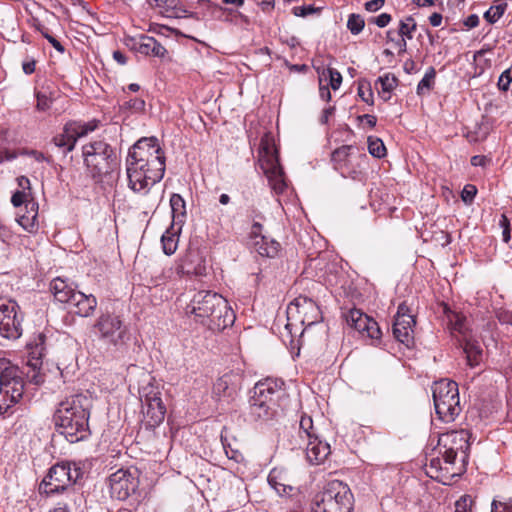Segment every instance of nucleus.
<instances>
[{
    "instance_id": "423d86ee",
    "label": "nucleus",
    "mask_w": 512,
    "mask_h": 512,
    "mask_svg": "<svg viewBox=\"0 0 512 512\" xmlns=\"http://www.w3.org/2000/svg\"><path fill=\"white\" fill-rule=\"evenodd\" d=\"M92 332L108 350L120 355L127 353L133 340L123 317L110 311L100 313L92 325Z\"/></svg>"
},
{
    "instance_id": "58836bf2",
    "label": "nucleus",
    "mask_w": 512,
    "mask_h": 512,
    "mask_svg": "<svg viewBox=\"0 0 512 512\" xmlns=\"http://www.w3.org/2000/svg\"><path fill=\"white\" fill-rule=\"evenodd\" d=\"M317 436L314 431L313 420L308 415H302L299 423V437L305 441Z\"/></svg>"
},
{
    "instance_id": "6e6552de",
    "label": "nucleus",
    "mask_w": 512,
    "mask_h": 512,
    "mask_svg": "<svg viewBox=\"0 0 512 512\" xmlns=\"http://www.w3.org/2000/svg\"><path fill=\"white\" fill-rule=\"evenodd\" d=\"M313 512H353L354 495L350 487L339 480L328 482L314 497Z\"/></svg>"
},
{
    "instance_id": "f704fd0d",
    "label": "nucleus",
    "mask_w": 512,
    "mask_h": 512,
    "mask_svg": "<svg viewBox=\"0 0 512 512\" xmlns=\"http://www.w3.org/2000/svg\"><path fill=\"white\" fill-rule=\"evenodd\" d=\"M173 222L183 224L186 218V204L180 194H172L170 198Z\"/></svg>"
},
{
    "instance_id": "e433bc0d",
    "label": "nucleus",
    "mask_w": 512,
    "mask_h": 512,
    "mask_svg": "<svg viewBox=\"0 0 512 512\" xmlns=\"http://www.w3.org/2000/svg\"><path fill=\"white\" fill-rule=\"evenodd\" d=\"M172 229L173 226H171V229L166 230L161 237L163 251L166 255L174 254L178 247L179 237L177 233L172 231Z\"/></svg>"
},
{
    "instance_id": "052dcab7",
    "label": "nucleus",
    "mask_w": 512,
    "mask_h": 512,
    "mask_svg": "<svg viewBox=\"0 0 512 512\" xmlns=\"http://www.w3.org/2000/svg\"><path fill=\"white\" fill-rule=\"evenodd\" d=\"M126 106L135 112H143L145 110V101L141 98L130 99L126 102Z\"/></svg>"
},
{
    "instance_id": "b1692460",
    "label": "nucleus",
    "mask_w": 512,
    "mask_h": 512,
    "mask_svg": "<svg viewBox=\"0 0 512 512\" xmlns=\"http://www.w3.org/2000/svg\"><path fill=\"white\" fill-rule=\"evenodd\" d=\"M143 420L147 427L154 428L161 424L165 418L166 407L162 399L142 403Z\"/></svg>"
},
{
    "instance_id": "338daca9",
    "label": "nucleus",
    "mask_w": 512,
    "mask_h": 512,
    "mask_svg": "<svg viewBox=\"0 0 512 512\" xmlns=\"http://www.w3.org/2000/svg\"><path fill=\"white\" fill-rule=\"evenodd\" d=\"M406 317H414V316L410 313V308L405 303H401L398 306L397 313L395 315V319H403Z\"/></svg>"
},
{
    "instance_id": "72a5a7b5",
    "label": "nucleus",
    "mask_w": 512,
    "mask_h": 512,
    "mask_svg": "<svg viewBox=\"0 0 512 512\" xmlns=\"http://www.w3.org/2000/svg\"><path fill=\"white\" fill-rule=\"evenodd\" d=\"M380 84L381 90L379 91V95L384 101H388L391 98V92L398 85V78L392 73H386L380 76L376 80V85Z\"/></svg>"
},
{
    "instance_id": "603ef678",
    "label": "nucleus",
    "mask_w": 512,
    "mask_h": 512,
    "mask_svg": "<svg viewBox=\"0 0 512 512\" xmlns=\"http://www.w3.org/2000/svg\"><path fill=\"white\" fill-rule=\"evenodd\" d=\"M512 82V64L511 67L502 72L498 79V88L501 91H508L509 85Z\"/></svg>"
},
{
    "instance_id": "6e6d98bb",
    "label": "nucleus",
    "mask_w": 512,
    "mask_h": 512,
    "mask_svg": "<svg viewBox=\"0 0 512 512\" xmlns=\"http://www.w3.org/2000/svg\"><path fill=\"white\" fill-rule=\"evenodd\" d=\"M31 200L28 199V194L25 191H16L11 197V203L19 209L23 208Z\"/></svg>"
},
{
    "instance_id": "c85d7f7f",
    "label": "nucleus",
    "mask_w": 512,
    "mask_h": 512,
    "mask_svg": "<svg viewBox=\"0 0 512 512\" xmlns=\"http://www.w3.org/2000/svg\"><path fill=\"white\" fill-rule=\"evenodd\" d=\"M50 291L58 302L68 305L77 293V290L61 278H55L51 281Z\"/></svg>"
},
{
    "instance_id": "aec40b11",
    "label": "nucleus",
    "mask_w": 512,
    "mask_h": 512,
    "mask_svg": "<svg viewBox=\"0 0 512 512\" xmlns=\"http://www.w3.org/2000/svg\"><path fill=\"white\" fill-rule=\"evenodd\" d=\"M304 442L307 461L312 465H319L330 454V445L319 439L318 436L307 439Z\"/></svg>"
},
{
    "instance_id": "393cba45",
    "label": "nucleus",
    "mask_w": 512,
    "mask_h": 512,
    "mask_svg": "<svg viewBox=\"0 0 512 512\" xmlns=\"http://www.w3.org/2000/svg\"><path fill=\"white\" fill-rule=\"evenodd\" d=\"M415 324V317L395 319L392 326V332L395 339L406 347H411L414 344Z\"/></svg>"
},
{
    "instance_id": "e2e57ef3",
    "label": "nucleus",
    "mask_w": 512,
    "mask_h": 512,
    "mask_svg": "<svg viewBox=\"0 0 512 512\" xmlns=\"http://www.w3.org/2000/svg\"><path fill=\"white\" fill-rule=\"evenodd\" d=\"M36 61L33 58H27L22 63L23 72L27 75H30L35 72Z\"/></svg>"
},
{
    "instance_id": "cd10ccee",
    "label": "nucleus",
    "mask_w": 512,
    "mask_h": 512,
    "mask_svg": "<svg viewBox=\"0 0 512 512\" xmlns=\"http://www.w3.org/2000/svg\"><path fill=\"white\" fill-rule=\"evenodd\" d=\"M237 393V386L233 382V376L225 374L219 377L213 386V395L218 400L233 399Z\"/></svg>"
},
{
    "instance_id": "774afa93",
    "label": "nucleus",
    "mask_w": 512,
    "mask_h": 512,
    "mask_svg": "<svg viewBox=\"0 0 512 512\" xmlns=\"http://www.w3.org/2000/svg\"><path fill=\"white\" fill-rule=\"evenodd\" d=\"M468 501L471 502L468 496L461 497L455 504V512H467Z\"/></svg>"
},
{
    "instance_id": "f257e3e1",
    "label": "nucleus",
    "mask_w": 512,
    "mask_h": 512,
    "mask_svg": "<svg viewBox=\"0 0 512 512\" xmlns=\"http://www.w3.org/2000/svg\"><path fill=\"white\" fill-rule=\"evenodd\" d=\"M166 157L159 140L143 137L128 151L126 171L129 187L140 192L161 181L165 173Z\"/></svg>"
},
{
    "instance_id": "2eb2a0df",
    "label": "nucleus",
    "mask_w": 512,
    "mask_h": 512,
    "mask_svg": "<svg viewBox=\"0 0 512 512\" xmlns=\"http://www.w3.org/2000/svg\"><path fill=\"white\" fill-rule=\"evenodd\" d=\"M138 479L129 471L119 469L109 476V487L112 498L126 500L138 488Z\"/></svg>"
},
{
    "instance_id": "a211bd4d",
    "label": "nucleus",
    "mask_w": 512,
    "mask_h": 512,
    "mask_svg": "<svg viewBox=\"0 0 512 512\" xmlns=\"http://www.w3.org/2000/svg\"><path fill=\"white\" fill-rule=\"evenodd\" d=\"M206 260L198 250H189L176 265V275L204 276L206 275Z\"/></svg>"
},
{
    "instance_id": "c756f323",
    "label": "nucleus",
    "mask_w": 512,
    "mask_h": 512,
    "mask_svg": "<svg viewBox=\"0 0 512 512\" xmlns=\"http://www.w3.org/2000/svg\"><path fill=\"white\" fill-rule=\"evenodd\" d=\"M461 346L466 356L467 365L471 368L478 366L483 357V350L479 342L468 337L461 341Z\"/></svg>"
},
{
    "instance_id": "ea45409f",
    "label": "nucleus",
    "mask_w": 512,
    "mask_h": 512,
    "mask_svg": "<svg viewBox=\"0 0 512 512\" xmlns=\"http://www.w3.org/2000/svg\"><path fill=\"white\" fill-rule=\"evenodd\" d=\"M139 395L141 403L148 402L153 400L161 399V392L158 386L154 385L151 382H148L146 385L139 388Z\"/></svg>"
},
{
    "instance_id": "6ab92c4d",
    "label": "nucleus",
    "mask_w": 512,
    "mask_h": 512,
    "mask_svg": "<svg viewBox=\"0 0 512 512\" xmlns=\"http://www.w3.org/2000/svg\"><path fill=\"white\" fill-rule=\"evenodd\" d=\"M128 46L132 50L143 54L145 56H153L163 58L167 53V50L161 45L154 37L146 34H140L136 37L129 39Z\"/></svg>"
},
{
    "instance_id": "4468645a",
    "label": "nucleus",
    "mask_w": 512,
    "mask_h": 512,
    "mask_svg": "<svg viewBox=\"0 0 512 512\" xmlns=\"http://www.w3.org/2000/svg\"><path fill=\"white\" fill-rule=\"evenodd\" d=\"M45 341L46 336L44 333L36 334L27 344V367L31 369L32 374H30V370L26 372L27 377L31 382L35 384H40L43 382V377L40 374V368L42 366V359L45 354ZM25 375V372H24Z\"/></svg>"
},
{
    "instance_id": "473e14b6",
    "label": "nucleus",
    "mask_w": 512,
    "mask_h": 512,
    "mask_svg": "<svg viewBox=\"0 0 512 512\" xmlns=\"http://www.w3.org/2000/svg\"><path fill=\"white\" fill-rule=\"evenodd\" d=\"M77 140L76 135L67 130V124H65L63 131L55 135L52 139L55 146L63 149L64 153L71 152L74 149Z\"/></svg>"
},
{
    "instance_id": "0eeeda50",
    "label": "nucleus",
    "mask_w": 512,
    "mask_h": 512,
    "mask_svg": "<svg viewBox=\"0 0 512 512\" xmlns=\"http://www.w3.org/2000/svg\"><path fill=\"white\" fill-rule=\"evenodd\" d=\"M82 156L85 166L94 178L109 175L120 165L116 149L103 139L83 145Z\"/></svg>"
},
{
    "instance_id": "a878e982",
    "label": "nucleus",
    "mask_w": 512,
    "mask_h": 512,
    "mask_svg": "<svg viewBox=\"0 0 512 512\" xmlns=\"http://www.w3.org/2000/svg\"><path fill=\"white\" fill-rule=\"evenodd\" d=\"M73 313L80 317H90L94 314L97 307V299L92 294H85L77 291L69 304Z\"/></svg>"
},
{
    "instance_id": "4c0bfd02",
    "label": "nucleus",
    "mask_w": 512,
    "mask_h": 512,
    "mask_svg": "<svg viewBox=\"0 0 512 512\" xmlns=\"http://www.w3.org/2000/svg\"><path fill=\"white\" fill-rule=\"evenodd\" d=\"M436 77V70L434 67H429L424 77L417 85V94L422 95L430 92L434 88Z\"/></svg>"
},
{
    "instance_id": "dca6fc26",
    "label": "nucleus",
    "mask_w": 512,
    "mask_h": 512,
    "mask_svg": "<svg viewBox=\"0 0 512 512\" xmlns=\"http://www.w3.org/2000/svg\"><path fill=\"white\" fill-rule=\"evenodd\" d=\"M347 323L362 336L372 340H380L382 332L378 323L359 309L353 308L346 315Z\"/></svg>"
},
{
    "instance_id": "13d9d810",
    "label": "nucleus",
    "mask_w": 512,
    "mask_h": 512,
    "mask_svg": "<svg viewBox=\"0 0 512 512\" xmlns=\"http://www.w3.org/2000/svg\"><path fill=\"white\" fill-rule=\"evenodd\" d=\"M272 189L277 193H282L286 188V184L284 181V175H279L278 177H273L268 179Z\"/></svg>"
},
{
    "instance_id": "9b49d317",
    "label": "nucleus",
    "mask_w": 512,
    "mask_h": 512,
    "mask_svg": "<svg viewBox=\"0 0 512 512\" xmlns=\"http://www.w3.org/2000/svg\"><path fill=\"white\" fill-rule=\"evenodd\" d=\"M432 395L438 418L445 423L453 422L462 411L458 384L448 379L436 381L432 386Z\"/></svg>"
},
{
    "instance_id": "a19ab883",
    "label": "nucleus",
    "mask_w": 512,
    "mask_h": 512,
    "mask_svg": "<svg viewBox=\"0 0 512 512\" xmlns=\"http://www.w3.org/2000/svg\"><path fill=\"white\" fill-rule=\"evenodd\" d=\"M506 9L507 3L499 1L484 13V18L488 23L494 24L503 16Z\"/></svg>"
},
{
    "instance_id": "5701e85b",
    "label": "nucleus",
    "mask_w": 512,
    "mask_h": 512,
    "mask_svg": "<svg viewBox=\"0 0 512 512\" xmlns=\"http://www.w3.org/2000/svg\"><path fill=\"white\" fill-rule=\"evenodd\" d=\"M426 474L444 484L448 485L451 483V481L456 477L459 476V473L455 472L453 469H450L449 466H446L443 462V459L439 457H434L430 460L429 464H426Z\"/></svg>"
},
{
    "instance_id": "69168bd1",
    "label": "nucleus",
    "mask_w": 512,
    "mask_h": 512,
    "mask_svg": "<svg viewBox=\"0 0 512 512\" xmlns=\"http://www.w3.org/2000/svg\"><path fill=\"white\" fill-rule=\"evenodd\" d=\"M385 0H370L365 3V9L369 12H376L383 7Z\"/></svg>"
},
{
    "instance_id": "bb28decb",
    "label": "nucleus",
    "mask_w": 512,
    "mask_h": 512,
    "mask_svg": "<svg viewBox=\"0 0 512 512\" xmlns=\"http://www.w3.org/2000/svg\"><path fill=\"white\" fill-rule=\"evenodd\" d=\"M468 438L469 434L466 430L452 431L450 433L443 434L439 439V444H443L444 447L461 451L466 457L467 451L470 448Z\"/></svg>"
},
{
    "instance_id": "a18cd8bd",
    "label": "nucleus",
    "mask_w": 512,
    "mask_h": 512,
    "mask_svg": "<svg viewBox=\"0 0 512 512\" xmlns=\"http://www.w3.org/2000/svg\"><path fill=\"white\" fill-rule=\"evenodd\" d=\"M365 26L364 18L360 14L352 13L348 17L347 28L353 35H358Z\"/></svg>"
},
{
    "instance_id": "f3484780",
    "label": "nucleus",
    "mask_w": 512,
    "mask_h": 512,
    "mask_svg": "<svg viewBox=\"0 0 512 512\" xmlns=\"http://www.w3.org/2000/svg\"><path fill=\"white\" fill-rule=\"evenodd\" d=\"M259 157L261 168L268 179L284 175L277 151L267 140L262 139L260 142Z\"/></svg>"
},
{
    "instance_id": "c03bdc74",
    "label": "nucleus",
    "mask_w": 512,
    "mask_h": 512,
    "mask_svg": "<svg viewBox=\"0 0 512 512\" xmlns=\"http://www.w3.org/2000/svg\"><path fill=\"white\" fill-rule=\"evenodd\" d=\"M358 96L368 105L374 104V96L371 85L366 80H360L358 83Z\"/></svg>"
},
{
    "instance_id": "39448f33",
    "label": "nucleus",
    "mask_w": 512,
    "mask_h": 512,
    "mask_svg": "<svg viewBox=\"0 0 512 512\" xmlns=\"http://www.w3.org/2000/svg\"><path fill=\"white\" fill-rule=\"evenodd\" d=\"M284 386V381L278 378L258 381L249 399L248 420L261 423L273 420L277 415V401L285 394Z\"/></svg>"
},
{
    "instance_id": "0e129e2a",
    "label": "nucleus",
    "mask_w": 512,
    "mask_h": 512,
    "mask_svg": "<svg viewBox=\"0 0 512 512\" xmlns=\"http://www.w3.org/2000/svg\"><path fill=\"white\" fill-rule=\"evenodd\" d=\"M357 120L359 122H365L366 125L369 127V128H374L376 126V123H377V118L376 116L374 115H371V114H363V115H359L357 116Z\"/></svg>"
},
{
    "instance_id": "7c9ffc66",
    "label": "nucleus",
    "mask_w": 512,
    "mask_h": 512,
    "mask_svg": "<svg viewBox=\"0 0 512 512\" xmlns=\"http://www.w3.org/2000/svg\"><path fill=\"white\" fill-rule=\"evenodd\" d=\"M253 246L260 256L268 258L276 257L281 248L278 241L267 236H256Z\"/></svg>"
},
{
    "instance_id": "412c9836",
    "label": "nucleus",
    "mask_w": 512,
    "mask_h": 512,
    "mask_svg": "<svg viewBox=\"0 0 512 512\" xmlns=\"http://www.w3.org/2000/svg\"><path fill=\"white\" fill-rule=\"evenodd\" d=\"M443 313L451 333H458L463 340L470 337L467 317L460 311L451 309L447 304H443Z\"/></svg>"
},
{
    "instance_id": "7ed1b4c3",
    "label": "nucleus",
    "mask_w": 512,
    "mask_h": 512,
    "mask_svg": "<svg viewBox=\"0 0 512 512\" xmlns=\"http://www.w3.org/2000/svg\"><path fill=\"white\" fill-rule=\"evenodd\" d=\"M187 316L211 328L223 330L235 321V314L228 301L220 294L201 290L196 292L185 307Z\"/></svg>"
},
{
    "instance_id": "3c124183",
    "label": "nucleus",
    "mask_w": 512,
    "mask_h": 512,
    "mask_svg": "<svg viewBox=\"0 0 512 512\" xmlns=\"http://www.w3.org/2000/svg\"><path fill=\"white\" fill-rule=\"evenodd\" d=\"M221 441L227 457L237 463H240L243 460L242 453L237 449H233L231 445L227 443V439L224 438L223 435H221Z\"/></svg>"
},
{
    "instance_id": "1a4fd4ad",
    "label": "nucleus",
    "mask_w": 512,
    "mask_h": 512,
    "mask_svg": "<svg viewBox=\"0 0 512 512\" xmlns=\"http://www.w3.org/2000/svg\"><path fill=\"white\" fill-rule=\"evenodd\" d=\"M286 314L285 328L292 337L299 333L303 338L307 328L322 320V313L316 302L302 295L296 297L287 306Z\"/></svg>"
},
{
    "instance_id": "f8f14e48",
    "label": "nucleus",
    "mask_w": 512,
    "mask_h": 512,
    "mask_svg": "<svg viewBox=\"0 0 512 512\" xmlns=\"http://www.w3.org/2000/svg\"><path fill=\"white\" fill-rule=\"evenodd\" d=\"M24 315L15 300L0 297V335L18 339L22 335Z\"/></svg>"
},
{
    "instance_id": "4be33fe9",
    "label": "nucleus",
    "mask_w": 512,
    "mask_h": 512,
    "mask_svg": "<svg viewBox=\"0 0 512 512\" xmlns=\"http://www.w3.org/2000/svg\"><path fill=\"white\" fill-rule=\"evenodd\" d=\"M16 220L27 232L31 234L37 233L39 229L38 203L34 200L26 203L23 208L19 209Z\"/></svg>"
},
{
    "instance_id": "09e8293b",
    "label": "nucleus",
    "mask_w": 512,
    "mask_h": 512,
    "mask_svg": "<svg viewBox=\"0 0 512 512\" xmlns=\"http://www.w3.org/2000/svg\"><path fill=\"white\" fill-rule=\"evenodd\" d=\"M268 483L279 495L287 494L292 490L291 486H287L277 481V477L275 475L274 470L271 471L268 475Z\"/></svg>"
},
{
    "instance_id": "f03ea898",
    "label": "nucleus",
    "mask_w": 512,
    "mask_h": 512,
    "mask_svg": "<svg viewBox=\"0 0 512 512\" xmlns=\"http://www.w3.org/2000/svg\"><path fill=\"white\" fill-rule=\"evenodd\" d=\"M92 399L76 394L61 401L55 412V424L59 432L70 443L84 440L90 435L89 417Z\"/></svg>"
},
{
    "instance_id": "79ce46f5",
    "label": "nucleus",
    "mask_w": 512,
    "mask_h": 512,
    "mask_svg": "<svg viewBox=\"0 0 512 512\" xmlns=\"http://www.w3.org/2000/svg\"><path fill=\"white\" fill-rule=\"evenodd\" d=\"M490 512H512V496H497L491 502Z\"/></svg>"
},
{
    "instance_id": "37998d69",
    "label": "nucleus",
    "mask_w": 512,
    "mask_h": 512,
    "mask_svg": "<svg viewBox=\"0 0 512 512\" xmlns=\"http://www.w3.org/2000/svg\"><path fill=\"white\" fill-rule=\"evenodd\" d=\"M417 24L412 16L406 18V20H401L399 23V31L398 34L401 37H405L407 39L413 38V32L416 30Z\"/></svg>"
},
{
    "instance_id": "8fccbe9b",
    "label": "nucleus",
    "mask_w": 512,
    "mask_h": 512,
    "mask_svg": "<svg viewBox=\"0 0 512 512\" xmlns=\"http://www.w3.org/2000/svg\"><path fill=\"white\" fill-rule=\"evenodd\" d=\"M322 11V7H315L313 5H303L294 7L292 12L297 17H306L311 14H320Z\"/></svg>"
},
{
    "instance_id": "2f4dec72",
    "label": "nucleus",
    "mask_w": 512,
    "mask_h": 512,
    "mask_svg": "<svg viewBox=\"0 0 512 512\" xmlns=\"http://www.w3.org/2000/svg\"><path fill=\"white\" fill-rule=\"evenodd\" d=\"M151 6L164 10L165 12L175 11L178 17L195 18L196 14L189 12L180 5L179 0H147Z\"/></svg>"
},
{
    "instance_id": "49530a36",
    "label": "nucleus",
    "mask_w": 512,
    "mask_h": 512,
    "mask_svg": "<svg viewBox=\"0 0 512 512\" xmlns=\"http://www.w3.org/2000/svg\"><path fill=\"white\" fill-rule=\"evenodd\" d=\"M368 150L369 153L377 158H382L385 156L386 148L384 146V143L379 138H368Z\"/></svg>"
},
{
    "instance_id": "9d476101",
    "label": "nucleus",
    "mask_w": 512,
    "mask_h": 512,
    "mask_svg": "<svg viewBox=\"0 0 512 512\" xmlns=\"http://www.w3.org/2000/svg\"><path fill=\"white\" fill-rule=\"evenodd\" d=\"M24 393V371L10 362L0 363V415L8 413Z\"/></svg>"
},
{
    "instance_id": "680f3d73",
    "label": "nucleus",
    "mask_w": 512,
    "mask_h": 512,
    "mask_svg": "<svg viewBox=\"0 0 512 512\" xmlns=\"http://www.w3.org/2000/svg\"><path fill=\"white\" fill-rule=\"evenodd\" d=\"M371 21L375 23L378 27L384 28L390 23L391 15L388 13H382L379 16L373 18Z\"/></svg>"
},
{
    "instance_id": "de8ad7c7",
    "label": "nucleus",
    "mask_w": 512,
    "mask_h": 512,
    "mask_svg": "<svg viewBox=\"0 0 512 512\" xmlns=\"http://www.w3.org/2000/svg\"><path fill=\"white\" fill-rule=\"evenodd\" d=\"M155 276L153 277V282L155 285H161L164 284L166 281L171 279L174 274H176V269L174 270L171 266H165L163 267L159 273L157 271H154Z\"/></svg>"
},
{
    "instance_id": "c9c22d12",
    "label": "nucleus",
    "mask_w": 512,
    "mask_h": 512,
    "mask_svg": "<svg viewBox=\"0 0 512 512\" xmlns=\"http://www.w3.org/2000/svg\"><path fill=\"white\" fill-rule=\"evenodd\" d=\"M100 121L93 119L88 122H69L67 123V130L76 135L77 139L88 135L90 132L95 131L99 126Z\"/></svg>"
},
{
    "instance_id": "20e7f679",
    "label": "nucleus",
    "mask_w": 512,
    "mask_h": 512,
    "mask_svg": "<svg viewBox=\"0 0 512 512\" xmlns=\"http://www.w3.org/2000/svg\"><path fill=\"white\" fill-rule=\"evenodd\" d=\"M83 470L74 462L63 461L49 468L39 485V492L47 496L67 493L70 501L77 507L84 502L83 493L74 488V484L82 477Z\"/></svg>"
},
{
    "instance_id": "bf43d9fd",
    "label": "nucleus",
    "mask_w": 512,
    "mask_h": 512,
    "mask_svg": "<svg viewBox=\"0 0 512 512\" xmlns=\"http://www.w3.org/2000/svg\"><path fill=\"white\" fill-rule=\"evenodd\" d=\"M477 189L474 185H466L462 191L461 197L465 203H471L476 196Z\"/></svg>"
},
{
    "instance_id": "4d7b16f0",
    "label": "nucleus",
    "mask_w": 512,
    "mask_h": 512,
    "mask_svg": "<svg viewBox=\"0 0 512 512\" xmlns=\"http://www.w3.org/2000/svg\"><path fill=\"white\" fill-rule=\"evenodd\" d=\"M458 450H454L453 448L445 447V451L443 453V462L446 466H449L450 469H453V465L455 459L457 457Z\"/></svg>"
},
{
    "instance_id": "864d4df0",
    "label": "nucleus",
    "mask_w": 512,
    "mask_h": 512,
    "mask_svg": "<svg viewBox=\"0 0 512 512\" xmlns=\"http://www.w3.org/2000/svg\"><path fill=\"white\" fill-rule=\"evenodd\" d=\"M327 75L329 76V84L333 90H337L340 88L342 83V75L340 72L334 68H327Z\"/></svg>"
},
{
    "instance_id": "5fc2aeb1",
    "label": "nucleus",
    "mask_w": 512,
    "mask_h": 512,
    "mask_svg": "<svg viewBox=\"0 0 512 512\" xmlns=\"http://www.w3.org/2000/svg\"><path fill=\"white\" fill-rule=\"evenodd\" d=\"M37 104L36 108L39 111H46L50 108L52 104V98L48 96L46 93L38 91L36 92Z\"/></svg>"
},
{
    "instance_id": "ddd939ff",
    "label": "nucleus",
    "mask_w": 512,
    "mask_h": 512,
    "mask_svg": "<svg viewBox=\"0 0 512 512\" xmlns=\"http://www.w3.org/2000/svg\"><path fill=\"white\" fill-rule=\"evenodd\" d=\"M358 148L354 145H342L331 153L333 169L344 178L354 181H363L364 173L360 168V162L353 163V155Z\"/></svg>"
}]
</instances>
